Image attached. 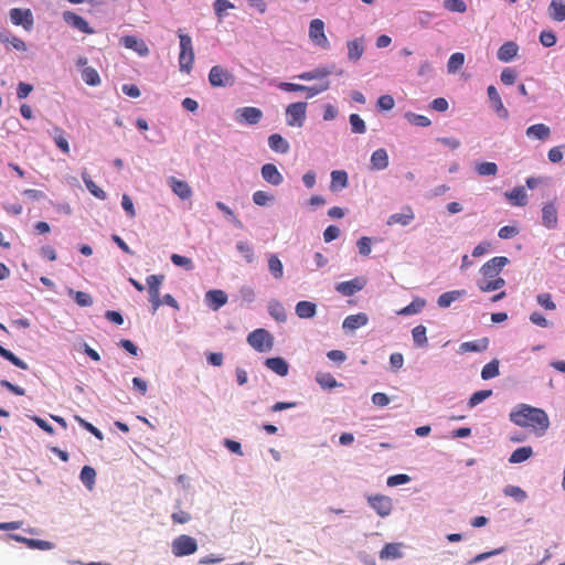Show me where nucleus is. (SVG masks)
Segmentation results:
<instances>
[{
  "label": "nucleus",
  "mask_w": 565,
  "mask_h": 565,
  "mask_svg": "<svg viewBox=\"0 0 565 565\" xmlns=\"http://www.w3.org/2000/svg\"><path fill=\"white\" fill-rule=\"evenodd\" d=\"M0 355L3 359L10 361L13 365H15L19 369L28 370V367H29L24 361H22L20 358L14 355L11 351L7 350L2 345H0Z\"/></svg>",
  "instance_id": "obj_47"
},
{
  "label": "nucleus",
  "mask_w": 565,
  "mask_h": 565,
  "mask_svg": "<svg viewBox=\"0 0 565 565\" xmlns=\"http://www.w3.org/2000/svg\"><path fill=\"white\" fill-rule=\"evenodd\" d=\"M268 311H269V315L275 320H277L279 322H284L287 319V315H286L284 306L279 301H277V300H271L269 302Z\"/></svg>",
  "instance_id": "obj_40"
},
{
  "label": "nucleus",
  "mask_w": 565,
  "mask_h": 565,
  "mask_svg": "<svg viewBox=\"0 0 565 565\" xmlns=\"http://www.w3.org/2000/svg\"><path fill=\"white\" fill-rule=\"evenodd\" d=\"M216 207L222 211L225 215H227V217L230 218V221L237 227H242L243 224L242 222L236 217V215L234 214L233 210L230 209L226 204H224L223 202L218 201L216 202Z\"/></svg>",
  "instance_id": "obj_58"
},
{
  "label": "nucleus",
  "mask_w": 565,
  "mask_h": 565,
  "mask_svg": "<svg viewBox=\"0 0 565 565\" xmlns=\"http://www.w3.org/2000/svg\"><path fill=\"white\" fill-rule=\"evenodd\" d=\"M348 186V173L344 170H334L331 172L330 189L335 191Z\"/></svg>",
  "instance_id": "obj_35"
},
{
  "label": "nucleus",
  "mask_w": 565,
  "mask_h": 565,
  "mask_svg": "<svg viewBox=\"0 0 565 565\" xmlns=\"http://www.w3.org/2000/svg\"><path fill=\"white\" fill-rule=\"evenodd\" d=\"M444 6L450 12L463 13L467 11V6L462 0H445Z\"/></svg>",
  "instance_id": "obj_57"
},
{
  "label": "nucleus",
  "mask_w": 565,
  "mask_h": 565,
  "mask_svg": "<svg viewBox=\"0 0 565 565\" xmlns=\"http://www.w3.org/2000/svg\"><path fill=\"white\" fill-rule=\"evenodd\" d=\"M565 145L553 147L548 150L547 158L553 163H558L563 160Z\"/></svg>",
  "instance_id": "obj_61"
},
{
  "label": "nucleus",
  "mask_w": 565,
  "mask_h": 565,
  "mask_svg": "<svg viewBox=\"0 0 565 565\" xmlns=\"http://www.w3.org/2000/svg\"><path fill=\"white\" fill-rule=\"evenodd\" d=\"M164 280L163 275H150L147 277L149 296L160 295V286Z\"/></svg>",
  "instance_id": "obj_43"
},
{
  "label": "nucleus",
  "mask_w": 565,
  "mask_h": 565,
  "mask_svg": "<svg viewBox=\"0 0 565 565\" xmlns=\"http://www.w3.org/2000/svg\"><path fill=\"white\" fill-rule=\"evenodd\" d=\"M488 97L491 102L494 111L503 119L509 117V110L504 107L500 94L493 85H490L487 89Z\"/></svg>",
  "instance_id": "obj_17"
},
{
  "label": "nucleus",
  "mask_w": 565,
  "mask_h": 565,
  "mask_svg": "<svg viewBox=\"0 0 565 565\" xmlns=\"http://www.w3.org/2000/svg\"><path fill=\"white\" fill-rule=\"evenodd\" d=\"M476 171L480 177H494L498 173V166L494 162H480L476 164Z\"/></svg>",
  "instance_id": "obj_45"
},
{
  "label": "nucleus",
  "mask_w": 565,
  "mask_h": 565,
  "mask_svg": "<svg viewBox=\"0 0 565 565\" xmlns=\"http://www.w3.org/2000/svg\"><path fill=\"white\" fill-rule=\"evenodd\" d=\"M371 169L384 170L388 167V154L384 148L375 150L371 156Z\"/></svg>",
  "instance_id": "obj_24"
},
{
  "label": "nucleus",
  "mask_w": 565,
  "mask_h": 565,
  "mask_svg": "<svg viewBox=\"0 0 565 565\" xmlns=\"http://www.w3.org/2000/svg\"><path fill=\"white\" fill-rule=\"evenodd\" d=\"M83 81L89 86H97L100 84L98 72L94 67H86L82 72Z\"/></svg>",
  "instance_id": "obj_46"
},
{
  "label": "nucleus",
  "mask_w": 565,
  "mask_h": 565,
  "mask_svg": "<svg viewBox=\"0 0 565 565\" xmlns=\"http://www.w3.org/2000/svg\"><path fill=\"white\" fill-rule=\"evenodd\" d=\"M331 72L326 67H318L312 71L303 72L297 75V78L301 81H313V79H322L328 77Z\"/></svg>",
  "instance_id": "obj_36"
},
{
  "label": "nucleus",
  "mask_w": 565,
  "mask_h": 565,
  "mask_svg": "<svg viewBox=\"0 0 565 565\" xmlns=\"http://www.w3.org/2000/svg\"><path fill=\"white\" fill-rule=\"evenodd\" d=\"M214 12L220 21L225 15V11L234 8V3L228 0H214L213 3Z\"/></svg>",
  "instance_id": "obj_53"
},
{
  "label": "nucleus",
  "mask_w": 565,
  "mask_h": 565,
  "mask_svg": "<svg viewBox=\"0 0 565 565\" xmlns=\"http://www.w3.org/2000/svg\"><path fill=\"white\" fill-rule=\"evenodd\" d=\"M348 58L353 62H358L363 53H364V45H363V39H354L351 41H348Z\"/></svg>",
  "instance_id": "obj_27"
},
{
  "label": "nucleus",
  "mask_w": 565,
  "mask_h": 565,
  "mask_svg": "<svg viewBox=\"0 0 565 565\" xmlns=\"http://www.w3.org/2000/svg\"><path fill=\"white\" fill-rule=\"evenodd\" d=\"M265 365L280 376L288 374V363L282 358H268L265 361Z\"/></svg>",
  "instance_id": "obj_29"
},
{
  "label": "nucleus",
  "mask_w": 565,
  "mask_h": 565,
  "mask_svg": "<svg viewBox=\"0 0 565 565\" xmlns=\"http://www.w3.org/2000/svg\"><path fill=\"white\" fill-rule=\"evenodd\" d=\"M82 179L86 185V188L88 189V191L97 199L99 200H105L107 198V194L106 192L100 189L89 177V174L87 173V171H83L82 172Z\"/></svg>",
  "instance_id": "obj_34"
},
{
  "label": "nucleus",
  "mask_w": 565,
  "mask_h": 565,
  "mask_svg": "<svg viewBox=\"0 0 565 565\" xmlns=\"http://www.w3.org/2000/svg\"><path fill=\"white\" fill-rule=\"evenodd\" d=\"M526 136L531 139L546 140L551 136V129L545 124H535L526 129Z\"/></svg>",
  "instance_id": "obj_28"
},
{
  "label": "nucleus",
  "mask_w": 565,
  "mask_h": 565,
  "mask_svg": "<svg viewBox=\"0 0 565 565\" xmlns=\"http://www.w3.org/2000/svg\"><path fill=\"white\" fill-rule=\"evenodd\" d=\"M504 494L514 498L516 501H523L526 498L525 492L516 486H508L503 490Z\"/></svg>",
  "instance_id": "obj_63"
},
{
  "label": "nucleus",
  "mask_w": 565,
  "mask_h": 565,
  "mask_svg": "<svg viewBox=\"0 0 565 565\" xmlns=\"http://www.w3.org/2000/svg\"><path fill=\"white\" fill-rule=\"evenodd\" d=\"M53 139L58 149H61L66 154L70 153V145L63 129L55 127L53 129Z\"/></svg>",
  "instance_id": "obj_41"
},
{
  "label": "nucleus",
  "mask_w": 565,
  "mask_h": 565,
  "mask_svg": "<svg viewBox=\"0 0 565 565\" xmlns=\"http://www.w3.org/2000/svg\"><path fill=\"white\" fill-rule=\"evenodd\" d=\"M316 381L323 388H333L339 385L334 376L330 373L319 372L316 376Z\"/></svg>",
  "instance_id": "obj_52"
},
{
  "label": "nucleus",
  "mask_w": 565,
  "mask_h": 565,
  "mask_svg": "<svg viewBox=\"0 0 565 565\" xmlns=\"http://www.w3.org/2000/svg\"><path fill=\"white\" fill-rule=\"evenodd\" d=\"M10 19L13 24L22 25L25 30H30L33 25V15L29 9H11Z\"/></svg>",
  "instance_id": "obj_11"
},
{
  "label": "nucleus",
  "mask_w": 565,
  "mask_h": 565,
  "mask_svg": "<svg viewBox=\"0 0 565 565\" xmlns=\"http://www.w3.org/2000/svg\"><path fill=\"white\" fill-rule=\"evenodd\" d=\"M499 375V361L492 360L487 363L481 370V377L483 380H490Z\"/></svg>",
  "instance_id": "obj_49"
},
{
  "label": "nucleus",
  "mask_w": 565,
  "mask_h": 565,
  "mask_svg": "<svg viewBox=\"0 0 565 565\" xmlns=\"http://www.w3.org/2000/svg\"><path fill=\"white\" fill-rule=\"evenodd\" d=\"M465 63V55L462 53H454L448 60L447 70L448 73H456L462 67Z\"/></svg>",
  "instance_id": "obj_48"
},
{
  "label": "nucleus",
  "mask_w": 565,
  "mask_h": 565,
  "mask_svg": "<svg viewBox=\"0 0 565 565\" xmlns=\"http://www.w3.org/2000/svg\"><path fill=\"white\" fill-rule=\"evenodd\" d=\"M369 319L365 313H358L348 316L343 321V328L349 330H355L361 327H364L367 323Z\"/></svg>",
  "instance_id": "obj_31"
},
{
  "label": "nucleus",
  "mask_w": 565,
  "mask_h": 565,
  "mask_svg": "<svg viewBox=\"0 0 565 565\" xmlns=\"http://www.w3.org/2000/svg\"><path fill=\"white\" fill-rule=\"evenodd\" d=\"M75 420L84 428L86 429L87 431H89L90 434H93L96 438H98L99 440L103 439V434L102 431L96 428L93 424L86 422L84 418H82L81 416L76 415L74 416Z\"/></svg>",
  "instance_id": "obj_59"
},
{
  "label": "nucleus",
  "mask_w": 565,
  "mask_h": 565,
  "mask_svg": "<svg viewBox=\"0 0 565 565\" xmlns=\"http://www.w3.org/2000/svg\"><path fill=\"white\" fill-rule=\"evenodd\" d=\"M180 39V53H179V66L180 71L189 74L192 71L194 63V51L192 45V39L190 35L179 31Z\"/></svg>",
  "instance_id": "obj_2"
},
{
  "label": "nucleus",
  "mask_w": 565,
  "mask_h": 565,
  "mask_svg": "<svg viewBox=\"0 0 565 565\" xmlns=\"http://www.w3.org/2000/svg\"><path fill=\"white\" fill-rule=\"evenodd\" d=\"M63 19L68 25L79 30L81 32H83L85 34L94 33V30L89 26L88 22L83 17L78 15L75 12H72V11L63 12Z\"/></svg>",
  "instance_id": "obj_12"
},
{
  "label": "nucleus",
  "mask_w": 565,
  "mask_h": 565,
  "mask_svg": "<svg viewBox=\"0 0 565 565\" xmlns=\"http://www.w3.org/2000/svg\"><path fill=\"white\" fill-rule=\"evenodd\" d=\"M268 145L273 151H276L279 153H286L289 151L288 141L279 134L270 135L268 138Z\"/></svg>",
  "instance_id": "obj_30"
},
{
  "label": "nucleus",
  "mask_w": 565,
  "mask_h": 565,
  "mask_svg": "<svg viewBox=\"0 0 565 565\" xmlns=\"http://www.w3.org/2000/svg\"><path fill=\"white\" fill-rule=\"evenodd\" d=\"M491 395H492L491 390H482V391L475 392L470 396L468 405H469V407L472 408V407L477 406L478 404L482 403L484 399H487Z\"/></svg>",
  "instance_id": "obj_54"
},
{
  "label": "nucleus",
  "mask_w": 565,
  "mask_h": 565,
  "mask_svg": "<svg viewBox=\"0 0 565 565\" xmlns=\"http://www.w3.org/2000/svg\"><path fill=\"white\" fill-rule=\"evenodd\" d=\"M509 263V259L504 256H495L484 263L480 269L483 278L498 277L503 267Z\"/></svg>",
  "instance_id": "obj_9"
},
{
  "label": "nucleus",
  "mask_w": 565,
  "mask_h": 565,
  "mask_svg": "<svg viewBox=\"0 0 565 565\" xmlns=\"http://www.w3.org/2000/svg\"><path fill=\"white\" fill-rule=\"evenodd\" d=\"M414 343L417 347H426L427 345V337H426V327L419 324L415 327L412 331Z\"/></svg>",
  "instance_id": "obj_50"
},
{
  "label": "nucleus",
  "mask_w": 565,
  "mask_h": 565,
  "mask_svg": "<svg viewBox=\"0 0 565 565\" xmlns=\"http://www.w3.org/2000/svg\"><path fill=\"white\" fill-rule=\"evenodd\" d=\"M367 501L380 516H387L392 511V500L386 495L369 497Z\"/></svg>",
  "instance_id": "obj_13"
},
{
  "label": "nucleus",
  "mask_w": 565,
  "mask_h": 565,
  "mask_svg": "<svg viewBox=\"0 0 565 565\" xmlns=\"http://www.w3.org/2000/svg\"><path fill=\"white\" fill-rule=\"evenodd\" d=\"M79 478L81 481L90 490L95 484L96 471L90 466H84L81 471Z\"/></svg>",
  "instance_id": "obj_44"
},
{
  "label": "nucleus",
  "mask_w": 565,
  "mask_h": 565,
  "mask_svg": "<svg viewBox=\"0 0 565 565\" xmlns=\"http://www.w3.org/2000/svg\"><path fill=\"white\" fill-rule=\"evenodd\" d=\"M308 36L313 45L322 50L330 49V42L324 32V22L321 19H313L310 21Z\"/></svg>",
  "instance_id": "obj_4"
},
{
  "label": "nucleus",
  "mask_w": 565,
  "mask_h": 565,
  "mask_svg": "<svg viewBox=\"0 0 565 565\" xmlns=\"http://www.w3.org/2000/svg\"><path fill=\"white\" fill-rule=\"evenodd\" d=\"M488 339L484 338L480 341H468L460 344V352H481L488 348Z\"/></svg>",
  "instance_id": "obj_38"
},
{
  "label": "nucleus",
  "mask_w": 565,
  "mask_h": 565,
  "mask_svg": "<svg viewBox=\"0 0 565 565\" xmlns=\"http://www.w3.org/2000/svg\"><path fill=\"white\" fill-rule=\"evenodd\" d=\"M537 303L545 310H555L556 305L552 299V295L548 292L539 294L536 296Z\"/></svg>",
  "instance_id": "obj_56"
},
{
  "label": "nucleus",
  "mask_w": 565,
  "mask_h": 565,
  "mask_svg": "<svg viewBox=\"0 0 565 565\" xmlns=\"http://www.w3.org/2000/svg\"><path fill=\"white\" fill-rule=\"evenodd\" d=\"M205 298L209 306L214 310H217L227 302V295L220 289L207 291Z\"/></svg>",
  "instance_id": "obj_23"
},
{
  "label": "nucleus",
  "mask_w": 565,
  "mask_h": 565,
  "mask_svg": "<svg viewBox=\"0 0 565 565\" xmlns=\"http://www.w3.org/2000/svg\"><path fill=\"white\" fill-rule=\"evenodd\" d=\"M558 223L557 209L554 202L545 203L542 207V224L546 228H555Z\"/></svg>",
  "instance_id": "obj_15"
},
{
  "label": "nucleus",
  "mask_w": 565,
  "mask_h": 565,
  "mask_svg": "<svg viewBox=\"0 0 565 565\" xmlns=\"http://www.w3.org/2000/svg\"><path fill=\"white\" fill-rule=\"evenodd\" d=\"M10 537L17 542L25 544L29 548L33 550L47 551L54 547V544L49 541L28 539L19 534H12Z\"/></svg>",
  "instance_id": "obj_19"
},
{
  "label": "nucleus",
  "mask_w": 565,
  "mask_h": 565,
  "mask_svg": "<svg viewBox=\"0 0 565 565\" xmlns=\"http://www.w3.org/2000/svg\"><path fill=\"white\" fill-rule=\"evenodd\" d=\"M364 287L363 280L360 278H354L352 280L339 282L335 286V290L343 296H352L355 292L360 291Z\"/></svg>",
  "instance_id": "obj_20"
},
{
  "label": "nucleus",
  "mask_w": 565,
  "mask_h": 565,
  "mask_svg": "<svg viewBox=\"0 0 565 565\" xmlns=\"http://www.w3.org/2000/svg\"><path fill=\"white\" fill-rule=\"evenodd\" d=\"M556 35L551 30L542 31L540 34V42L545 47H551L556 44Z\"/></svg>",
  "instance_id": "obj_62"
},
{
  "label": "nucleus",
  "mask_w": 565,
  "mask_h": 565,
  "mask_svg": "<svg viewBox=\"0 0 565 565\" xmlns=\"http://www.w3.org/2000/svg\"><path fill=\"white\" fill-rule=\"evenodd\" d=\"M171 548L177 557L188 556L198 551V543L192 536L182 534L172 541Z\"/></svg>",
  "instance_id": "obj_6"
},
{
  "label": "nucleus",
  "mask_w": 565,
  "mask_h": 565,
  "mask_svg": "<svg viewBox=\"0 0 565 565\" xmlns=\"http://www.w3.org/2000/svg\"><path fill=\"white\" fill-rule=\"evenodd\" d=\"M171 262L175 266L184 267L188 270L193 269V262L189 257H185V256H182V255H179V254H172L171 255Z\"/></svg>",
  "instance_id": "obj_64"
},
{
  "label": "nucleus",
  "mask_w": 565,
  "mask_h": 565,
  "mask_svg": "<svg viewBox=\"0 0 565 565\" xmlns=\"http://www.w3.org/2000/svg\"><path fill=\"white\" fill-rule=\"evenodd\" d=\"M236 120L242 124L256 125L263 118V111L257 107H242L235 111Z\"/></svg>",
  "instance_id": "obj_10"
},
{
  "label": "nucleus",
  "mask_w": 565,
  "mask_h": 565,
  "mask_svg": "<svg viewBox=\"0 0 565 565\" xmlns=\"http://www.w3.org/2000/svg\"><path fill=\"white\" fill-rule=\"evenodd\" d=\"M121 44L126 49H130L135 51L140 56H148L149 55V47L146 44V42L141 39H138L134 35H125L120 39Z\"/></svg>",
  "instance_id": "obj_14"
},
{
  "label": "nucleus",
  "mask_w": 565,
  "mask_h": 565,
  "mask_svg": "<svg viewBox=\"0 0 565 565\" xmlns=\"http://www.w3.org/2000/svg\"><path fill=\"white\" fill-rule=\"evenodd\" d=\"M296 315L301 319L312 318L316 315L317 307L313 302L302 300L296 305Z\"/></svg>",
  "instance_id": "obj_32"
},
{
  "label": "nucleus",
  "mask_w": 565,
  "mask_h": 565,
  "mask_svg": "<svg viewBox=\"0 0 565 565\" xmlns=\"http://www.w3.org/2000/svg\"><path fill=\"white\" fill-rule=\"evenodd\" d=\"M533 455V449L530 446H524L515 449L510 458L509 462L511 463H521L525 460H527Z\"/></svg>",
  "instance_id": "obj_37"
},
{
  "label": "nucleus",
  "mask_w": 565,
  "mask_h": 565,
  "mask_svg": "<svg viewBox=\"0 0 565 565\" xmlns=\"http://www.w3.org/2000/svg\"><path fill=\"white\" fill-rule=\"evenodd\" d=\"M504 285H505V280L501 277L482 278L478 284L480 290H482L484 292L498 290V289L502 288Z\"/></svg>",
  "instance_id": "obj_33"
},
{
  "label": "nucleus",
  "mask_w": 565,
  "mask_h": 565,
  "mask_svg": "<svg viewBox=\"0 0 565 565\" xmlns=\"http://www.w3.org/2000/svg\"><path fill=\"white\" fill-rule=\"evenodd\" d=\"M236 248L248 264L254 262V248L249 243L241 241L236 244Z\"/></svg>",
  "instance_id": "obj_51"
},
{
  "label": "nucleus",
  "mask_w": 565,
  "mask_h": 565,
  "mask_svg": "<svg viewBox=\"0 0 565 565\" xmlns=\"http://www.w3.org/2000/svg\"><path fill=\"white\" fill-rule=\"evenodd\" d=\"M268 269L276 279H280L284 275V266L276 254H270L268 257Z\"/></svg>",
  "instance_id": "obj_39"
},
{
  "label": "nucleus",
  "mask_w": 565,
  "mask_h": 565,
  "mask_svg": "<svg viewBox=\"0 0 565 565\" xmlns=\"http://www.w3.org/2000/svg\"><path fill=\"white\" fill-rule=\"evenodd\" d=\"M548 17L556 22L565 20V1L564 0H551L547 9Z\"/></svg>",
  "instance_id": "obj_25"
},
{
  "label": "nucleus",
  "mask_w": 565,
  "mask_h": 565,
  "mask_svg": "<svg viewBox=\"0 0 565 565\" xmlns=\"http://www.w3.org/2000/svg\"><path fill=\"white\" fill-rule=\"evenodd\" d=\"M505 198L514 206H525L527 204V194L523 186H516L505 193Z\"/></svg>",
  "instance_id": "obj_26"
},
{
  "label": "nucleus",
  "mask_w": 565,
  "mask_h": 565,
  "mask_svg": "<svg viewBox=\"0 0 565 565\" xmlns=\"http://www.w3.org/2000/svg\"><path fill=\"white\" fill-rule=\"evenodd\" d=\"M516 426L530 428L536 436L545 435L550 427V419L545 411L527 404H519L509 415Z\"/></svg>",
  "instance_id": "obj_1"
},
{
  "label": "nucleus",
  "mask_w": 565,
  "mask_h": 565,
  "mask_svg": "<svg viewBox=\"0 0 565 565\" xmlns=\"http://www.w3.org/2000/svg\"><path fill=\"white\" fill-rule=\"evenodd\" d=\"M415 215L411 206H405L401 213L392 214L387 220V225L399 224L403 226L408 225Z\"/></svg>",
  "instance_id": "obj_21"
},
{
  "label": "nucleus",
  "mask_w": 565,
  "mask_h": 565,
  "mask_svg": "<svg viewBox=\"0 0 565 565\" xmlns=\"http://www.w3.org/2000/svg\"><path fill=\"white\" fill-rule=\"evenodd\" d=\"M278 87L284 92H306L307 97L311 98V97L329 89L330 83L328 81H326L319 85L306 86V85H301V84L282 82L278 85Z\"/></svg>",
  "instance_id": "obj_7"
},
{
  "label": "nucleus",
  "mask_w": 565,
  "mask_h": 565,
  "mask_svg": "<svg viewBox=\"0 0 565 565\" xmlns=\"http://www.w3.org/2000/svg\"><path fill=\"white\" fill-rule=\"evenodd\" d=\"M263 179L271 185H280L284 181L282 174L278 171L277 167L273 163H265L262 167Z\"/></svg>",
  "instance_id": "obj_16"
},
{
  "label": "nucleus",
  "mask_w": 565,
  "mask_h": 565,
  "mask_svg": "<svg viewBox=\"0 0 565 565\" xmlns=\"http://www.w3.org/2000/svg\"><path fill=\"white\" fill-rule=\"evenodd\" d=\"M248 344L258 352H268L273 349L271 334L265 329H256L247 337Z\"/></svg>",
  "instance_id": "obj_3"
},
{
  "label": "nucleus",
  "mask_w": 565,
  "mask_h": 565,
  "mask_svg": "<svg viewBox=\"0 0 565 565\" xmlns=\"http://www.w3.org/2000/svg\"><path fill=\"white\" fill-rule=\"evenodd\" d=\"M350 125L354 134H364L366 131L364 120L358 115H350Z\"/></svg>",
  "instance_id": "obj_55"
},
{
  "label": "nucleus",
  "mask_w": 565,
  "mask_h": 565,
  "mask_svg": "<svg viewBox=\"0 0 565 565\" xmlns=\"http://www.w3.org/2000/svg\"><path fill=\"white\" fill-rule=\"evenodd\" d=\"M518 51H519L518 44L512 41H509V42L503 43L499 47L497 55L501 62L507 63V62L512 61L516 56Z\"/></svg>",
  "instance_id": "obj_22"
},
{
  "label": "nucleus",
  "mask_w": 565,
  "mask_h": 565,
  "mask_svg": "<svg viewBox=\"0 0 565 565\" xmlns=\"http://www.w3.org/2000/svg\"><path fill=\"white\" fill-rule=\"evenodd\" d=\"M307 104L298 102L289 104L286 108L287 125L290 127H301L306 119Z\"/></svg>",
  "instance_id": "obj_8"
},
{
  "label": "nucleus",
  "mask_w": 565,
  "mask_h": 565,
  "mask_svg": "<svg viewBox=\"0 0 565 565\" xmlns=\"http://www.w3.org/2000/svg\"><path fill=\"white\" fill-rule=\"evenodd\" d=\"M399 544L397 543H387L380 552V558L390 559V558H398L401 557Z\"/></svg>",
  "instance_id": "obj_42"
},
{
  "label": "nucleus",
  "mask_w": 565,
  "mask_h": 565,
  "mask_svg": "<svg viewBox=\"0 0 565 565\" xmlns=\"http://www.w3.org/2000/svg\"><path fill=\"white\" fill-rule=\"evenodd\" d=\"M169 185L172 192L178 195L181 200H188L192 196V189L188 182L178 180L174 177L169 178Z\"/></svg>",
  "instance_id": "obj_18"
},
{
  "label": "nucleus",
  "mask_w": 565,
  "mask_h": 565,
  "mask_svg": "<svg viewBox=\"0 0 565 565\" xmlns=\"http://www.w3.org/2000/svg\"><path fill=\"white\" fill-rule=\"evenodd\" d=\"M209 83L214 88L233 86L235 75L223 66L215 65L209 72Z\"/></svg>",
  "instance_id": "obj_5"
},
{
  "label": "nucleus",
  "mask_w": 565,
  "mask_h": 565,
  "mask_svg": "<svg viewBox=\"0 0 565 565\" xmlns=\"http://www.w3.org/2000/svg\"><path fill=\"white\" fill-rule=\"evenodd\" d=\"M406 117H407L408 121L415 126L428 127L431 124L430 119L424 115H417V114L409 113L406 115Z\"/></svg>",
  "instance_id": "obj_60"
}]
</instances>
